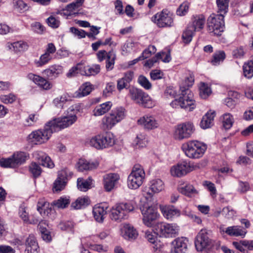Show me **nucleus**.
Listing matches in <instances>:
<instances>
[{
    "label": "nucleus",
    "mask_w": 253,
    "mask_h": 253,
    "mask_svg": "<svg viewBox=\"0 0 253 253\" xmlns=\"http://www.w3.org/2000/svg\"><path fill=\"white\" fill-rule=\"evenodd\" d=\"M74 106L70 107L67 113L62 117L55 118L49 122L54 132L67 128L74 124L77 120L78 110Z\"/></svg>",
    "instance_id": "nucleus-1"
},
{
    "label": "nucleus",
    "mask_w": 253,
    "mask_h": 253,
    "mask_svg": "<svg viewBox=\"0 0 253 253\" xmlns=\"http://www.w3.org/2000/svg\"><path fill=\"white\" fill-rule=\"evenodd\" d=\"M181 93L177 99H175L170 103L173 108L180 107L188 111H192L196 107L193 93L188 88L180 86Z\"/></svg>",
    "instance_id": "nucleus-2"
},
{
    "label": "nucleus",
    "mask_w": 253,
    "mask_h": 253,
    "mask_svg": "<svg viewBox=\"0 0 253 253\" xmlns=\"http://www.w3.org/2000/svg\"><path fill=\"white\" fill-rule=\"evenodd\" d=\"M182 149L189 158L199 159L204 154L207 146L201 142L192 140L184 143L182 146Z\"/></svg>",
    "instance_id": "nucleus-3"
},
{
    "label": "nucleus",
    "mask_w": 253,
    "mask_h": 253,
    "mask_svg": "<svg viewBox=\"0 0 253 253\" xmlns=\"http://www.w3.org/2000/svg\"><path fill=\"white\" fill-rule=\"evenodd\" d=\"M134 209V202L133 201L116 204L111 209L110 218L114 221H121L127 218L128 213Z\"/></svg>",
    "instance_id": "nucleus-4"
},
{
    "label": "nucleus",
    "mask_w": 253,
    "mask_h": 253,
    "mask_svg": "<svg viewBox=\"0 0 253 253\" xmlns=\"http://www.w3.org/2000/svg\"><path fill=\"white\" fill-rule=\"evenodd\" d=\"M128 95L135 103L143 107L151 108L155 105V102L142 90L132 87L129 90Z\"/></svg>",
    "instance_id": "nucleus-5"
},
{
    "label": "nucleus",
    "mask_w": 253,
    "mask_h": 253,
    "mask_svg": "<svg viewBox=\"0 0 253 253\" xmlns=\"http://www.w3.org/2000/svg\"><path fill=\"white\" fill-rule=\"evenodd\" d=\"M54 132L49 122L43 129L32 131L28 137L29 141L35 144H42L45 143L49 139Z\"/></svg>",
    "instance_id": "nucleus-6"
},
{
    "label": "nucleus",
    "mask_w": 253,
    "mask_h": 253,
    "mask_svg": "<svg viewBox=\"0 0 253 253\" xmlns=\"http://www.w3.org/2000/svg\"><path fill=\"white\" fill-rule=\"evenodd\" d=\"M125 116V109L124 108H116L112 110L108 115L103 117L102 120V125L106 128L110 129L123 120Z\"/></svg>",
    "instance_id": "nucleus-7"
},
{
    "label": "nucleus",
    "mask_w": 253,
    "mask_h": 253,
    "mask_svg": "<svg viewBox=\"0 0 253 253\" xmlns=\"http://www.w3.org/2000/svg\"><path fill=\"white\" fill-rule=\"evenodd\" d=\"M203 166L201 163L191 164L186 161H182L173 166L171 168L170 173L173 176L180 177L192 171L201 168Z\"/></svg>",
    "instance_id": "nucleus-8"
},
{
    "label": "nucleus",
    "mask_w": 253,
    "mask_h": 253,
    "mask_svg": "<svg viewBox=\"0 0 253 253\" xmlns=\"http://www.w3.org/2000/svg\"><path fill=\"white\" fill-rule=\"evenodd\" d=\"M145 176L143 167L139 165H135L127 178L128 187L131 189L138 188L142 184Z\"/></svg>",
    "instance_id": "nucleus-9"
},
{
    "label": "nucleus",
    "mask_w": 253,
    "mask_h": 253,
    "mask_svg": "<svg viewBox=\"0 0 253 253\" xmlns=\"http://www.w3.org/2000/svg\"><path fill=\"white\" fill-rule=\"evenodd\" d=\"M224 15L223 13L212 14L208 19L209 31L212 35L219 36L224 29Z\"/></svg>",
    "instance_id": "nucleus-10"
},
{
    "label": "nucleus",
    "mask_w": 253,
    "mask_h": 253,
    "mask_svg": "<svg viewBox=\"0 0 253 253\" xmlns=\"http://www.w3.org/2000/svg\"><path fill=\"white\" fill-rule=\"evenodd\" d=\"M155 230L160 236L173 237L178 234L179 227L175 223L158 222L155 225Z\"/></svg>",
    "instance_id": "nucleus-11"
},
{
    "label": "nucleus",
    "mask_w": 253,
    "mask_h": 253,
    "mask_svg": "<svg viewBox=\"0 0 253 253\" xmlns=\"http://www.w3.org/2000/svg\"><path fill=\"white\" fill-rule=\"evenodd\" d=\"M211 232L210 230L202 229L198 233L195 241V247L198 251L202 252L212 245Z\"/></svg>",
    "instance_id": "nucleus-12"
},
{
    "label": "nucleus",
    "mask_w": 253,
    "mask_h": 253,
    "mask_svg": "<svg viewBox=\"0 0 253 253\" xmlns=\"http://www.w3.org/2000/svg\"><path fill=\"white\" fill-rule=\"evenodd\" d=\"M152 21L159 28H167L173 26L172 14L167 10H163L152 17Z\"/></svg>",
    "instance_id": "nucleus-13"
},
{
    "label": "nucleus",
    "mask_w": 253,
    "mask_h": 253,
    "mask_svg": "<svg viewBox=\"0 0 253 253\" xmlns=\"http://www.w3.org/2000/svg\"><path fill=\"white\" fill-rule=\"evenodd\" d=\"M194 131V127L190 123H185L177 125L174 132L175 139L181 140L189 138Z\"/></svg>",
    "instance_id": "nucleus-14"
},
{
    "label": "nucleus",
    "mask_w": 253,
    "mask_h": 253,
    "mask_svg": "<svg viewBox=\"0 0 253 253\" xmlns=\"http://www.w3.org/2000/svg\"><path fill=\"white\" fill-rule=\"evenodd\" d=\"M143 223L147 227H152L155 221L159 217V214L157 209L152 206L143 207L141 209Z\"/></svg>",
    "instance_id": "nucleus-15"
},
{
    "label": "nucleus",
    "mask_w": 253,
    "mask_h": 253,
    "mask_svg": "<svg viewBox=\"0 0 253 253\" xmlns=\"http://www.w3.org/2000/svg\"><path fill=\"white\" fill-rule=\"evenodd\" d=\"M137 124L144 129L151 130L159 127L160 124L155 116L147 114L140 118L137 120Z\"/></svg>",
    "instance_id": "nucleus-16"
},
{
    "label": "nucleus",
    "mask_w": 253,
    "mask_h": 253,
    "mask_svg": "<svg viewBox=\"0 0 253 253\" xmlns=\"http://www.w3.org/2000/svg\"><path fill=\"white\" fill-rule=\"evenodd\" d=\"M171 244L172 253H185L188 250L189 240L184 237H178Z\"/></svg>",
    "instance_id": "nucleus-17"
},
{
    "label": "nucleus",
    "mask_w": 253,
    "mask_h": 253,
    "mask_svg": "<svg viewBox=\"0 0 253 253\" xmlns=\"http://www.w3.org/2000/svg\"><path fill=\"white\" fill-rule=\"evenodd\" d=\"M160 209L164 217L168 220L172 221L181 215L180 211L173 206L160 205Z\"/></svg>",
    "instance_id": "nucleus-18"
},
{
    "label": "nucleus",
    "mask_w": 253,
    "mask_h": 253,
    "mask_svg": "<svg viewBox=\"0 0 253 253\" xmlns=\"http://www.w3.org/2000/svg\"><path fill=\"white\" fill-rule=\"evenodd\" d=\"M108 206L106 204H98L93 208V214L94 219L98 222L102 223L107 212Z\"/></svg>",
    "instance_id": "nucleus-19"
},
{
    "label": "nucleus",
    "mask_w": 253,
    "mask_h": 253,
    "mask_svg": "<svg viewBox=\"0 0 253 253\" xmlns=\"http://www.w3.org/2000/svg\"><path fill=\"white\" fill-rule=\"evenodd\" d=\"M120 179V176L117 173H109L104 176L103 184L105 190L110 192L115 187Z\"/></svg>",
    "instance_id": "nucleus-20"
},
{
    "label": "nucleus",
    "mask_w": 253,
    "mask_h": 253,
    "mask_svg": "<svg viewBox=\"0 0 253 253\" xmlns=\"http://www.w3.org/2000/svg\"><path fill=\"white\" fill-rule=\"evenodd\" d=\"M221 232L226 233L230 236L244 237L247 233V230L240 226H231L224 228L220 227Z\"/></svg>",
    "instance_id": "nucleus-21"
},
{
    "label": "nucleus",
    "mask_w": 253,
    "mask_h": 253,
    "mask_svg": "<svg viewBox=\"0 0 253 253\" xmlns=\"http://www.w3.org/2000/svg\"><path fill=\"white\" fill-rule=\"evenodd\" d=\"M27 78L43 89L48 90L51 89L52 86V84L48 81L33 73L28 74Z\"/></svg>",
    "instance_id": "nucleus-22"
},
{
    "label": "nucleus",
    "mask_w": 253,
    "mask_h": 253,
    "mask_svg": "<svg viewBox=\"0 0 253 253\" xmlns=\"http://www.w3.org/2000/svg\"><path fill=\"white\" fill-rule=\"evenodd\" d=\"M121 234L126 240H133L138 236V232L134 227L127 223L124 224L121 228Z\"/></svg>",
    "instance_id": "nucleus-23"
},
{
    "label": "nucleus",
    "mask_w": 253,
    "mask_h": 253,
    "mask_svg": "<svg viewBox=\"0 0 253 253\" xmlns=\"http://www.w3.org/2000/svg\"><path fill=\"white\" fill-rule=\"evenodd\" d=\"M63 67L59 65H53L44 70L42 73L49 80H54L62 74Z\"/></svg>",
    "instance_id": "nucleus-24"
},
{
    "label": "nucleus",
    "mask_w": 253,
    "mask_h": 253,
    "mask_svg": "<svg viewBox=\"0 0 253 253\" xmlns=\"http://www.w3.org/2000/svg\"><path fill=\"white\" fill-rule=\"evenodd\" d=\"M93 89V85L90 82L83 84L79 89L75 92L74 96L76 98H81L88 95Z\"/></svg>",
    "instance_id": "nucleus-25"
},
{
    "label": "nucleus",
    "mask_w": 253,
    "mask_h": 253,
    "mask_svg": "<svg viewBox=\"0 0 253 253\" xmlns=\"http://www.w3.org/2000/svg\"><path fill=\"white\" fill-rule=\"evenodd\" d=\"M205 23V17L202 15H196L193 16L192 18V24L188 26L192 30L198 31L202 29Z\"/></svg>",
    "instance_id": "nucleus-26"
},
{
    "label": "nucleus",
    "mask_w": 253,
    "mask_h": 253,
    "mask_svg": "<svg viewBox=\"0 0 253 253\" xmlns=\"http://www.w3.org/2000/svg\"><path fill=\"white\" fill-rule=\"evenodd\" d=\"M215 116V112L210 111L203 117L200 123L201 127L203 129L211 127L213 124V120Z\"/></svg>",
    "instance_id": "nucleus-27"
},
{
    "label": "nucleus",
    "mask_w": 253,
    "mask_h": 253,
    "mask_svg": "<svg viewBox=\"0 0 253 253\" xmlns=\"http://www.w3.org/2000/svg\"><path fill=\"white\" fill-rule=\"evenodd\" d=\"M101 142H102L103 148L105 149L113 146L115 143V138L114 134L111 132L99 134Z\"/></svg>",
    "instance_id": "nucleus-28"
},
{
    "label": "nucleus",
    "mask_w": 253,
    "mask_h": 253,
    "mask_svg": "<svg viewBox=\"0 0 253 253\" xmlns=\"http://www.w3.org/2000/svg\"><path fill=\"white\" fill-rule=\"evenodd\" d=\"M19 216L23 221L27 224H36L38 220L34 219H30L28 209L24 206H21L19 209Z\"/></svg>",
    "instance_id": "nucleus-29"
},
{
    "label": "nucleus",
    "mask_w": 253,
    "mask_h": 253,
    "mask_svg": "<svg viewBox=\"0 0 253 253\" xmlns=\"http://www.w3.org/2000/svg\"><path fill=\"white\" fill-rule=\"evenodd\" d=\"M112 105L111 101H107L97 105L93 110V115L95 116H100L105 114L110 110Z\"/></svg>",
    "instance_id": "nucleus-30"
},
{
    "label": "nucleus",
    "mask_w": 253,
    "mask_h": 253,
    "mask_svg": "<svg viewBox=\"0 0 253 253\" xmlns=\"http://www.w3.org/2000/svg\"><path fill=\"white\" fill-rule=\"evenodd\" d=\"M12 157L17 167L24 164L29 158V155L26 152L19 151L14 153Z\"/></svg>",
    "instance_id": "nucleus-31"
},
{
    "label": "nucleus",
    "mask_w": 253,
    "mask_h": 253,
    "mask_svg": "<svg viewBox=\"0 0 253 253\" xmlns=\"http://www.w3.org/2000/svg\"><path fill=\"white\" fill-rule=\"evenodd\" d=\"M97 163H90L84 159H80L77 164V168L79 171H83L96 168L98 166Z\"/></svg>",
    "instance_id": "nucleus-32"
},
{
    "label": "nucleus",
    "mask_w": 253,
    "mask_h": 253,
    "mask_svg": "<svg viewBox=\"0 0 253 253\" xmlns=\"http://www.w3.org/2000/svg\"><path fill=\"white\" fill-rule=\"evenodd\" d=\"M100 66L99 65H93L92 67H84L83 70L81 69L80 74L86 76H94L100 72Z\"/></svg>",
    "instance_id": "nucleus-33"
},
{
    "label": "nucleus",
    "mask_w": 253,
    "mask_h": 253,
    "mask_svg": "<svg viewBox=\"0 0 253 253\" xmlns=\"http://www.w3.org/2000/svg\"><path fill=\"white\" fill-rule=\"evenodd\" d=\"M89 204V200L87 197H79L74 202L71 204V207L76 210L84 208Z\"/></svg>",
    "instance_id": "nucleus-34"
},
{
    "label": "nucleus",
    "mask_w": 253,
    "mask_h": 253,
    "mask_svg": "<svg viewBox=\"0 0 253 253\" xmlns=\"http://www.w3.org/2000/svg\"><path fill=\"white\" fill-rule=\"evenodd\" d=\"M8 47L10 49H12L15 52H19L27 49L28 45L23 41H18L11 43H8Z\"/></svg>",
    "instance_id": "nucleus-35"
},
{
    "label": "nucleus",
    "mask_w": 253,
    "mask_h": 253,
    "mask_svg": "<svg viewBox=\"0 0 253 253\" xmlns=\"http://www.w3.org/2000/svg\"><path fill=\"white\" fill-rule=\"evenodd\" d=\"M151 189L152 191L158 193L165 189V185L163 181L160 179H155L150 181Z\"/></svg>",
    "instance_id": "nucleus-36"
},
{
    "label": "nucleus",
    "mask_w": 253,
    "mask_h": 253,
    "mask_svg": "<svg viewBox=\"0 0 253 253\" xmlns=\"http://www.w3.org/2000/svg\"><path fill=\"white\" fill-rule=\"evenodd\" d=\"M70 100V96L68 94L65 93L55 98L53 100V103L57 108L62 109L65 104Z\"/></svg>",
    "instance_id": "nucleus-37"
},
{
    "label": "nucleus",
    "mask_w": 253,
    "mask_h": 253,
    "mask_svg": "<svg viewBox=\"0 0 253 253\" xmlns=\"http://www.w3.org/2000/svg\"><path fill=\"white\" fill-rule=\"evenodd\" d=\"M92 179L88 177L85 180L82 178H79L77 180V186L79 189L82 191H86L90 188Z\"/></svg>",
    "instance_id": "nucleus-38"
},
{
    "label": "nucleus",
    "mask_w": 253,
    "mask_h": 253,
    "mask_svg": "<svg viewBox=\"0 0 253 253\" xmlns=\"http://www.w3.org/2000/svg\"><path fill=\"white\" fill-rule=\"evenodd\" d=\"M243 70L245 77L251 79L253 77V58L244 63Z\"/></svg>",
    "instance_id": "nucleus-39"
},
{
    "label": "nucleus",
    "mask_w": 253,
    "mask_h": 253,
    "mask_svg": "<svg viewBox=\"0 0 253 253\" xmlns=\"http://www.w3.org/2000/svg\"><path fill=\"white\" fill-rule=\"evenodd\" d=\"M26 249L39 251V247L36 237L30 235L26 241Z\"/></svg>",
    "instance_id": "nucleus-40"
},
{
    "label": "nucleus",
    "mask_w": 253,
    "mask_h": 253,
    "mask_svg": "<svg viewBox=\"0 0 253 253\" xmlns=\"http://www.w3.org/2000/svg\"><path fill=\"white\" fill-rule=\"evenodd\" d=\"M148 139L144 133L138 134L133 141V144L138 148L145 147L147 144Z\"/></svg>",
    "instance_id": "nucleus-41"
},
{
    "label": "nucleus",
    "mask_w": 253,
    "mask_h": 253,
    "mask_svg": "<svg viewBox=\"0 0 253 253\" xmlns=\"http://www.w3.org/2000/svg\"><path fill=\"white\" fill-rule=\"evenodd\" d=\"M88 144L92 147L98 150L103 149L102 146V142L101 141L100 136L99 134L96 135L89 138L87 141Z\"/></svg>",
    "instance_id": "nucleus-42"
},
{
    "label": "nucleus",
    "mask_w": 253,
    "mask_h": 253,
    "mask_svg": "<svg viewBox=\"0 0 253 253\" xmlns=\"http://www.w3.org/2000/svg\"><path fill=\"white\" fill-rule=\"evenodd\" d=\"M222 122L223 127L225 129H230L233 126L234 118L230 113H225L222 116Z\"/></svg>",
    "instance_id": "nucleus-43"
},
{
    "label": "nucleus",
    "mask_w": 253,
    "mask_h": 253,
    "mask_svg": "<svg viewBox=\"0 0 253 253\" xmlns=\"http://www.w3.org/2000/svg\"><path fill=\"white\" fill-rule=\"evenodd\" d=\"M81 7V5L75 2L74 1L68 4L65 8L63 10V12L61 14L64 15H70L73 13H75V11L79 9Z\"/></svg>",
    "instance_id": "nucleus-44"
},
{
    "label": "nucleus",
    "mask_w": 253,
    "mask_h": 253,
    "mask_svg": "<svg viewBox=\"0 0 253 253\" xmlns=\"http://www.w3.org/2000/svg\"><path fill=\"white\" fill-rule=\"evenodd\" d=\"M70 199L67 197H61L58 199L53 202V205L58 209H65L67 208L69 204Z\"/></svg>",
    "instance_id": "nucleus-45"
},
{
    "label": "nucleus",
    "mask_w": 253,
    "mask_h": 253,
    "mask_svg": "<svg viewBox=\"0 0 253 253\" xmlns=\"http://www.w3.org/2000/svg\"><path fill=\"white\" fill-rule=\"evenodd\" d=\"M226 55L224 51L219 50L216 51L213 55L211 63L213 65H217L222 62L225 58Z\"/></svg>",
    "instance_id": "nucleus-46"
},
{
    "label": "nucleus",
    "mask_w": 253,
    "mask_h": 253,
    "mask_svg": "<svg viewBox=\"0 0 253 253\" xmlns=\"http://www.w3.org/2000/svg\"><path fill=\"white\" fill-rule=\"evenodd\" d=\"M45 224V222H40L38 225V228L41 233L42 239L46 242H49L51 241V236L49 231H48L42 224Z\"/></svg>",
    "instance_id": "nucleus-47"
},
{
    "label": "nucleus",
    "mask_w": 253,
    "mask_h": 253,
    "mask_svg": "<svg viewBox=\"0 0 253 253\" xmlns=\"http://www.w3.org/2000/svg\"><path fill=\"white\" fill-rule=\"evenodd\" d=\"M200 95L204 99L207 98L211 93V90L208 84L201 83L199 87Z\"/></svg>",
    "instance_id": "nucleus-48"
},
{
    "label": "nucleus",
    "mask_w": 253,
    "mask_h": 253,
    "mask_svg": "<svg viewBox=\"0 0 253 253\" xmlns=\"http://www.w3.org/2000/svg\"><path fill=\"white\" fill-rule=\"evenodd\" d=\"M49 203L44 201H41L38 203L37 210L41 214L44 215L46 213H48V210H51L49 208Z\"/></svg>",
    "instance_id": "nucleus-49"
},
{
    "label": "nucleus",
    "mask_w": 253,
    "mask_h": 253,
    "mask_svg": "<svg viewBox=\"0 0 253 253\" xmlns=\"http://www.w3.org/2000/svg\"><path fill=\"white\" fill-rule=\"evenodd\" d=\"M51 59L52 56L45 52L40 56L39 60L35 61V64L38 67H42L47 64Z\"/></svg>",
    "instance_id": "nucleus-50"
},
{
    "label": "nucleus",
    "mask_w": 253,
    "mask_h": 253,
    "mask_svg": "<svg viewBox=\"0 0 253 253\" xmlns=\"http://www.w3.org/2000/svg\"><path fill=\"white\" fill-rule=\"evenodd\" d=\"M0 166L3 168H14L16 167L12 156L7 158H1L0 160Z\"/></svg>",
    "instance_id": "nucleus-51"
},
{
    "label": "nucleus",
    "mask_w": 253,
    "mask_h": 253,
    "mask_svg": "<svg viewBox=\"0 0 253 253\" xmlns=\"http://www.w3.org/2000/svg\"><path fill=\"white\" fill-rule=\"evenodd\" d=\"M116 55L113 51H109L107 54L106 67L108 70H111L114 68Z\"/></svg>",
    "instance_id": "nucleus-52"
},
{
    "label": "nucleus",
    "mask_w": 253,
    "mask_h": 253,
    "mask_svg": "<svg viewBox=\"0 0 253 253\" xmlns=\"http://www.w3.org/2000/svg\"><path fill=\"white\" fill-rule=\"evenodd\" d=\"M179 191L183 194L187 196H191L193 194H196L197 191L192 185H186L184 187L179 189Z\"/></svg>",
    "instance_id": "nucleus-53"
},
{
    "label": "nucleus",
    "mask_w": 253,
    "mask_h": 253,
    "mask_svg": "<svg viewBox=\"0 0 253 253\" xmlns=\"http://www.w3.org/2000/svg\"><path fill=\"white\" fill-rule=\"evenodd\" d=\"M29 169L34 177L39 176L42 171L41 167L35 162H33L31 164Z\"/></svg>",
    "instance_id": "nucleus-54"
},
{
    "label": "nucleus",
    "mask_w": 253,
    "mask_h": 253,
    "mask_svg": "<svg viewBox=\"0 0 253 253\" xmlns=\"http://www.w3.org/2000/svg\"><path fill=\"white\" fill-rule=\"evenodd\" d=\"M189 5L190 3L187 1L183 2L176 10L177 14L179 16L186 15L189 10Z\"/></svg>",
    "instance_id": "nucleus-55"
},
{
    "label": "nucleus",
    "mask_w": 253,
    "mask_h": 253,
    "mask_svg": "<svg viewBox=\"0 0 253 253\" xmlns=\"http://www.w3.org/2000/svg\"><path fill=\"white\" fill-rule=\"evenodd\" d=\"M194 82V76L192 73L189 72L185 77V80L182 82L180 86H185L188 88L192 86Z\"/></svg>",
    "instance_id": "nucleus-56"
},
{
    "label": "nucleus",
    "mask_w": 253,
    "mask_h": 253,
    "mask_svg": "<svg viewBox=\"0 0 253 253\" xmlns=\"http://www.w3.org/2000/svg\"><path fill=\"white\" fill-rule=\"evenodd\" d=\"M218 12L225 14L227 12L228 7V0H216Z\"/></svg>",
    "instance_id": "nucleus-57"
},
{
    "label": "nucleus",
    "mask_w": 253,
    "mask_h": 253,
    "mask_svg": "<svg viewBox=\"0 0 253 253\" xmlns=\"http://www.w3.org/2000/svg\"><path fill=\"white\" fill-rule=\"evenodd\" d=\"M246 53V50L243 46H240L234 49L232 51L233 57L235 58L241 59Z\"/></svg>",
    "instance_id": "nucleus-58"
},
{
    "label": "nucleus",
    "mask_w": 253,
    "mask_h": 253,
    "mask_svg": "<svg viewBox=\"0 0 253 253\" xmlns=\"http://www.w3.org/2000/svg\"><path fill=\"white\" fill-rule=\"evenodd\" d=\"M195 31L192 30L191 28H190L188 26L186 30L183 32L182 34V38L183 41L186 43H189L192 39L193 36Z\"/></svg>",
    "instance_id": "nucleus-59"
},
{
    "label": "nucleus",
    "mask_w": 253,
    "mask_h": 253,
    "mask_svg": "<svg viewBox=\"0 0 253 253\" xmlns=\"http://www.w3.org/2000/svg\"><path fill=\"white\" fill-rule=\"evenodd\" d=\"M221 214L227 218H232L236 214V211L230 207L223 208L221 211Z\"/></svg>",
    "instance_id": "nucleus-60"
},
{
    "label": "nucleus",
    "mask_w": 253,
    "mask_h": 253,
    "mask_svg": "<svg viewBox=\"0 0 253 253\" xmlns=\"http://www.w3.org/2000/svg\"><path fill=\"white\" fill-rule=\"evenodd\" d=\"M17 97L13 93H9L7 95H1L0 96V99L1 102L5 104L12 103L14 102Z\"/></svg>",
    "instance_id": "nucleus-61"
},
{
    "label": "nucleus",
    "mask_w": 253,
    "mask_h": 253,
    "mask_svg": "<svg viewBox=\"0 0 253 253\" xmlns=\"http://www.w3.org/2000/svg\"><path fill=\"white\" fill-rule=\"evenodd\" d=\"M72 175L73 172L68 169L65 168L59 171L58 178L63 181H67L68 178L71 177Z\"/></svg>",
    "instance_id": "nucleus-62"
},
{
    "label": "nucleus",
    "mask_w": 253,
    "mask_h": 253,
    "mask_svg": "<svg viewBox=\"0 0 253 253\" xmlns=\"http://www.w3.org/2000/svg\"><path fill=\"white\" fill-rule=\"evenodd\" d=\"M13 4L15 8L19 11H24L28 9L27 4L21 0H14Z\"/></svg>",
    "instance_id": "nucleus-63"
},
{
    "label": "nucleus",
    "mask_w": 253,
    "mask_h": 253,
    "mask_svg": "<svg viewBox=\"0 0 253 253\" xmlns=\"http://www.w3.org/2000/svg\"><path fill=\"white\" fill-rule=\"evenodd\" d=\"M138 83L145 89H150L152 85L149 80L143 76H140L138 79Z\"/></svg>",
    "instance_id": "nucleus-64"
}]
</instances>
